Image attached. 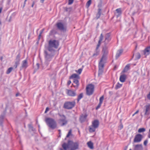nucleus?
<instances>
[{
  "label": "nucleus",
  "mask_w": 150,
  "mask_h": 150,
  "mask_svg": "<svg viewBox=\"0 0 150 150\" xmlns=\"http://www.w3.org/2000/svg\"><path fill=\"white\" fill-rule=\"evenodd\" d=\"M73 82L76 85H74L73 84V85L74 86V87L76 88V90L77 89L79 85V81L77 79H73Z\"/></svg>",
  "instance_id": "nucleus-19"
},
{
  "label": "nucleus",
  "mask_w": 150,
  "mask_h": 150,
  "mask_svg": "<svg viewBox=\"0 0 150 150\" xmlns=\"http://www.w3.org/2000/svg\"><path fill=\"white\" fill-rule=\"evenodd\" d=\"M45 29L44 28L42 30H41L40 31V35L38 36V38L39 39H40V36L41 35L42 33L44 31V30Z\"/></svg>",
  "instance_id": "nucleus-43"
},
{
  "label": "nucleus",
  "mask_w": 150,
  "mask_h": 150,
  "mask_svg": "<svg viewBox=\"0 0 150 150\" xmlns=\"http://www.w3.org/2000/svg\"><path fill=\"white\" fill-rule=\"evenodd\" d=\"M134 150H143L142 146L141 144H138L135 146Z\"/></svg>",
  "instance_id": "nucleus-21"
},
{
  "label": "nucleus",
  "mask_w": 150,
  "mask_h": 150,
  "mask_svg": "<svg viewBox=\"0 0 150 150\" xmlns=\"http://www.w3.org/2000/svg\"><path fill=\"white\" fill-rule=\"evenodd\" d=\"M56 33V31L55 30H52L50 31V35H52L55 34Z\"/></svg>",
  "instance_id": "nucleus-37"
},
{
  "label": "nucleus",
  "mask_w": 150,
  "mask_h": 150,
  "mask_svg": "<svg viewBox=\"0 0 150 150\" xmlns=\"http://www.w3.org/2000/svg\"><path fill=\"white\" fill-rule=\"evenodd\" d=\"M146 131L145 128H140L138 130L139 133H141L144 132Z\"/></svg>",
  "instance_id": "nucleus-35"
},
{
  "label": "nucleus",
  "mask_w": 150,
  "mask_h": 150,
  "mask_svg": "<svg viewBox=\"0 0 150 150\" xmlns=\"http://www.w3.org/2000/svg\"><path fill=\"white\" fill-rule=\"evenodd\" d=\"M70 79H79L80 77L79 75L76 74H73L70 77Z\"/></svg>",
  "instance_id": "nucleus-23"
},
{
  "label": "nucleus",
  "mask_w": 150,
  "mask_h": 150,
  "mask_svg": "<svg viewBox=\"0 0 150 150\" xmlns=\"http://www.w3.org/2000/svg\"><path fill=\"white\" fill-rule=\"evenodd\" d=\"M83 93H81L78 96L77 99V101L78 102H79L80 100L83 98Z\"/></svg>",
  "instance_id": "nucleus-32"
},
{
  "label": "nucleus",
  "mask_w": 150,
  "mask_h": 150,
  "mask_svg": "<svg viewBox=\"0 0 150 150\" xmlns=\"http://www.w3.org/2000/svg\"><path fill=\"white\" fill-rule=\"evenodd\" d=\"M94 86L92 84H89L87 85L86 88V94L88 96L92 95L94 91Z\"/></svg>",
  "instance_id": "nucleus-7"
},
{
  "label": "nucleus",
  "mask_w": 150,
  "mask_h": 150,
  "mask_svg": "<svg viewBox=\"0 0 150 150\" xmlns=\"http://www.w3.org/2000/svg\"><path fill=\"white\" fill-rule=\"evenodd\" d=\"M126 79V75L125 74H123L120 76V80L121 82H123L125 81Z\"/></svg>",
  "instance_id": "nucleus-22"
},
{
  "label": "nucleus",
  "mask_w": 150,
  "mask_h": 150,
  "mask_svg": "<svg viewBox=\"0 0 150 150\" xmlns=\"http://www.w3.org/2000/svg\"><path fill=\"white\" fill-rule=\"evenodd\" d=\"M45 121L48 126L51 129H54L57 127V124L55 120L52 118H47Z\"/></svg>",
  "instance_id": "nucleus-4"
},
{
  "label": "nucleus",
  "mask_w": 150,
  "mask_h": 150,
  "mask_svg": "<svg viewBox=\"0 0 150 150\" xmlns=\"http://www.w3.org/2000/svg\"><path fill=\"white\" fill-rule=\"evenodd\" d=\"M34 4H35V2L34 1H33V3H32V4L31 6L32 7H33Z\"/></svg>",
  "instance_id": "nucleus-57"
},
{
  "label": "nucleus",
  "mask_w": 150,
  "mask_h": 150,
  "mask_svg": "<svg viewBox=\"0 0 150 150\" xmlns=\"http://www.w3.org/2000/svg\"><path fill=\"white\" fill-rule=\"evenodd\" d=\"M96 128L92 125H91L89 127V131L91 133L94 132L96 131Z\"/></svg>",
  "instance_id": "nucleus-25"
},
{
  "label": "nucleus",
  "mask_w": 150,
  "mask_h": 150,
  "mask_svg": "<svg viewBox=\"0 0 150 150\" xmlns=\"http://www.w3.org/2000/svg\"><path fill=\"white\" fill-rule=\"evenodd\" d=\"M135 60L139 59L141 57V55L139 53L137 52L135 54Z\"/></svg>",
  "instance_id": "nucleus-27"
},
{
  "label": "nucleus",
  "mask_w": 150,
  "mask_h": 150,
  "mask_svg": "<svg viewBox=\"0 0 150 150\" xmlns=\"http://www.w3.org/2000/svg\"><path fill=\"white\" fill-rule=\"evenodd\" d=\"M76 103L74 101H68L64 103V108L67 109H71L74 107Z\"/></svg>",
  "instance_id": "nucleus-8"
},
{
  "label": "nucleus",
  "mask_w": 150,
  "mask_h": 150,
  "mask_svg": "<svg viewBox=\"0 0 150 150\" xmlns=\"http://www.w3.org/2000/svg\"><path fill=\"white\" fill-rule=\"evenodd\" d=\"M59 42L55 40H50L49 41L47 49L52 51H55V49L57 48L59 46Z\"/></svg>",
  "instance_id": "nucleus-3"
},
{
  "label": "nucleus",
  "mask_w": 150,
  "mask_h": 150,
  "mask_svg": "<svg viewBox=\"0 0 150 150\" xmlns=\"http://www.w3.org/2000/svg\"><path fill=\"white\" fill-rule=\"evenodd\" d=\"M91 0H89L87 2L86 4V6L87 8H88L90 5L91 4Z\"/></svg>",
  "instance_id": "nucleus-39"
},
{
  "label": "nucleus",
  "mask_w": 150,
  "mask_h": 150,
  "mask_svg": "<svg viewBox=\"0 0 150 150\" xmlns=\"http://www.w3.org/2000/svg\"><path fill=\"white\" fill-rule=\"evenodd\" d=\"M20 57L21 56L20 54H18L16 56V59L15 64L14 66V67L15 68H16L17 66L19 65L20 61Z\"/></svg>",
  "instance_id": "nucleus-12"
},
{
  "label": "nucleus",
  "mask_w": 150,
  "mask_h": 150,
  "mask_svg": "<svg viewBox=\"0 0 150 150\" xmlns=\"http://www.w3.org/2000/svg\"><path fill=\"white\" fill-rule=\"evenodd\" d=\"M19 93H17L16 95V97H17L18 96H19Z\"/></svg>",
  "instance_id": "nucleus-59"
},
{
  "label": "nucleus",
  "mask_w": 150,
  "mask_h": 150,
  "mask_svg": "<svg viewBox=\"0 0 150 150\" xmlns=\"http://www.w3.org/2000/svg\"><path fill=\"white\" fill-rule=\"evenodd\" d=\"M58 115L61 117L59 119V123L61 126L66 125L68 121L66 116L63 115L59 114Z\"/></svg>",
  "instance_id": "nucleus-6"
},
{
  "label": "nucleus",
  "mask_w": 150,
  "mask_h": 150,
  "mask_svg": "<svg viewBox=\"0 0 150 150\" xmlns=\"http://www.w3.org/2000/svg\"><path fill=\"white\" fill-rule=\"evenodd\" d=\"M36 65L37 66V69H38L39 68V63H37L36 64Z\"/></svg>",
  "instance_id": "nucleus-56"
},
{
  "label": "nucleus",
  "mask_w": 150,
  "mask_h": 150,
  "mask_svg": "<svg viewBox=\"0 0 150 150\" xmlns=\"http://www.w3.org/2000/svg\"><path fill=\"white\" fill-rule=\"evenodd\" d=\"M49 108H48V107H47L46 108V110H45V113H46L47 112L49 111Z\"/></svg>",
  "instance_id": "nucleus-51"
},
{
  "label": "nucleus",
  "mask_w": 150,
  "mask_h": 150,
  "mask_svg": "<svg viewBox=\"0 0 150 150\" xmlns=\"http://www.w3.org/2000/svg\"><path fill=\"white\" fill-rule=\"evenodd\" d=\"M104 97L103 96H102L100 98V99H99L100 105L102 104L103 101V100L104 99Z\"/></svg>",
  "instance_id": "nucleus-40"
},
{
  "label": "nucleus",
  "mask_w": 150,
  "mask_h": 150,
  "mask_svg": "<svg viewBox=\"0 0 150 150\" xmlns=\"http://www.w3.org/2000/svg\"><path fill=\"white\" fill-rule=\"evenodd\" d=\"M102 6L101 3H100L98 5V7L99 8H100Z\"/></svg>",
  "instance_id": "nucleus-52"
},
{
  "label": "nucleus",
  "mask_w": 150,
  "mask_h": 150,
  "mask_svg": "<svg viewBox=\"0 0 150 150\" xmlns=\"http://www.w3.org/2000/svg\"><path fill=\"white\" fill-rule=\"evenodd\" d=\"M148 140L147 139H146V140H145L144 142V144L145 146H146L148 143Z\"/></svg>",
  "instance_id": "nucleus-47"
},
{
  "label": "nucleus",
  "mask_w": 150,
  "mask_h": 150,
  "mask_svg": "<svg viewBox=\"0 0 150 150\" xmlns=\"http://www.w3.org/2000/svg\"><path fill=\"white\" fill-rule=\"evenodd\" d=\"M45 0H40V2L42 3H43L44 2V1Z\"/></svg>",
  "instance_id": "nucleus-60"
},
{
  "label": "nucleus",
  "mask_w": 150,
  "mask_h": 150,
  "mask_svg": "<svg viewBox=\"0 0 150 150\" xmlns=\"http://www.w3.org/2000/svg\"><path fill=\"white\" fill-rule=\"evenodd\" d=\"M13 69L12 67H11L9 68L6 71V74H10Z\"/></svg>",
  "instance_id": "nucleus-36"
},
{
  "label": "nucleus",
  "mask_w": 150,
  "mask_h": 150,
  "mask_svg": "<svg viewBox=\"0 0 150 150\" xmlns=\"http://www.w3.org/2000/svg\"><path fill=\"white\" fill-rule=\"evenodd\" d=\"M2 10V8H0V13H1Z\"/></svg>",
  "instance_id": "nucleus-62"
},
{
  "label": "nucleus",
  "mask_w": 150,
  "mask_h": 150,
  "mask_svg": "<svg viewBox=\"0 0 150 150\" xmlns=\"http://www.w3.org/2000/svg\"><path fill=\"white\" fill-rule=\"evenodd\" d=\"M3 59V57H0V59H1V60H2V59Z\"/></svg>",
  "instance_id": "nucleus-61"
},
{
  "label": "nucleus",
  "mask_w": 150,
  "mask_h": 150,
  "mask_svg": "<svg viewBox=\"0 0 150 150\" xmlns=\"http://www.w3.org/2000/svg\"><path fill=\"white\" fill-rule=\"evenodd\" d=\"M87 117V115L86 114H82L80 117L79 120L80 121L81 123L85 121L86 120V118Z\"/></svg>",
  "instance_id": "nucleus-18"
},
{
  "label": "nucleus",
  "mask_w": 150,
  "mask_h": 150,
  "mask_svg": "<svg viewBox=\"0 0 150 150\" xmlns=\"http://www.w3.org/2000/svg\"><path fill=\"white\" fill-rule=\"evenodd\" d=\"M26 4V2H24V4L23 6V8L25 6V5Z\"/></svg>",
  "instance_id": "nucleus-58"
},
{
  "label": "nucleus",
  "mask_w": 150,
  "mask_h": 150,
  "mask_svg": "<svg viewBox=\"0 0 150 150\" xmlns=\"http://www.w3.org/2000/svg\"><path fill=\"white\" fill-rule=\"evenodd\" d=\"M100 16V15L99 14H97L96 16V18L97 19H98V18H99Z\"/></svg>",
  "instance_id": "nucleus-49"
},
{
  "label": "nucleus",
  "mask_w": 150,
  "mask_h": 150,
  "mask_svg": "<svg viewBox=\"0 0 150 150\" xmlns=\"http://www.w3.org/2000/svg\"><path fill=\"white\" fill-rule=\"evenodd\" d=\"M129 67L130 65L129 64L127 65L123 69V72H125L127 71L129 69Z\"/></svg>",
  "instance_id": "nucleus-30"
},
{
  "label": "nucleus",
  "mask_w": 150,
  "mask_h": 150,
  "mask_svg": "<svg viewBox=\"0 0 150 150\" xmlns=\"http://www.w3.org/2000/svg\"><path fill=\"white\" fill-rule=\"evenodd\" d=\"M123 52V49H121L118 50L116 54L115 55V58L116 59H117L122 54Z\"/></svg>",
  "instance_id": "nucleus-20"
},
{
  "label": "nucleus",
  "mask_w": 150,
  "mask_h": 150,
  "mask_svg": "<svg viewBox=\"0 0 150 150\" xmlns=\"http://www.w3.org/2000/svg\"><path fill=\"white\" fill-rule=\"evenodd\" d=\"M55 55V52L50 50L47 49L44 51L45 59V64L48 66L50 62L52 61Z\"/></svg>",
  "instance_id": "nucleus-2"
},
{
  "label": "nucleus",
  "mask_w": 150,
  "mask_h": 150,
  "mask_svg": "<svg viewBox=\"0 0 150 150\" xmlns=\"http://www.w3.org/2000/svg\"><path fill=\"white\" fill-rule=\"evenodd\" d=\"M88 147L91 149H93V143L91 142L90 141L87 143Z\"/></svg>",
  "instance_id": "nucleus-26"
},
{
  "label": "nucleus",
  "mask_w": 150,
  "mask_h": 150,
  "mask_svg": "<svg viewBox=\"0 0 150 150\" xmlns=\"http://www.w3.org/2000/svg\"><path fill=\"white\" fill-rule=\"evenodd\" d=\"M103 55H107L108 53V48L106 46H105L103 48Z\"/></svg>",
  "instance_id": "nucleus-24"
},
{
  "label": "nucleus",
  "mask_w": 150,
  "mask_h": 150,
  "mask_svg": "<svg viewBox=\"0 0 150 150\" xmlns=\"http://www.w3.org/2000/svg\"><path fill=\"white\" fill-rule=\"evenodd\" d=\"M71 81H70V80L68 81L67 82V85H69L71 84Z\"/></svg>",
  "instance_id": "nucleus-54"
},
{
  "label": "nucleus",
  "mask_w": 150,
  "mask_h": 150,
  "mask_svg": "<svg viewBox=\"0 0 150 150\" xmlns=\"http://www.w3.org/2000/svg\"><path fill=\"white\" fill-rule=\"evenodd\" d=\"M110 35V33H107L106 34L105 36V40L104 41V44L105 45H107L110 41L111 38Z\"/></svg>",
  "instance_id": "nucleus-13"
},
{
  "label": "nucleus",
  "mask_w": 150,
  "mask_h": 150,
  "mask_svg": "<svg viewBox=\"0 0 150 150\" xmlns=\"http://www.w3.org/2000/svg\"><path fill=\"white\" fill-rule=\"evenodd\" d=\"M103 36L102 33L100 34L98 44L97 45L95 50L93 53V56L96 57L99 54L100 50L99 48L100 46L101 42L103 39Z\"/></svg>",
  "instance_id": "nucleus-5"
},
{
  "label": "nucleus",
  "mask_w": 150,
  "mask_h": 150,
  "mask_svg": "<svg viewBox=\"0 0 150 150\" xmlns=\"http://www.w3.org/2000/svg\"><path fill=\"white\" fill-rule=\"evenodd\" d=\"M139 112V110H137L135 113H134L133 115V116L135 114Z\"/></svg>",
  "instance_id": "nucleus-55"
},
{
  "label": "nucleus",
  "mask_w": 150,
  "mask_h": 150,
  "mask_svg": "<svg viewBox=\"0 0 150 150\" xmlns=\"http://www.w3.org/2000/svg\"><path fill=\"white\" fill-rule=\"evenodd\" d=\"M60 150H63V149L62 148H60Z\"/></svg>",
  "instance_id": "nucleus-64"
},
{
  "label": "nucleus",
  "mask_w": 150,
  "mask_h": 150,
  "mask_svg": "<svg viewBox=\"0 0 150 150\" xmlns=\"http://www.w3.org/2000/svg\"><path fill=\"white\" fill-rule=\"evenodd\" d=\"M101 9L100 8H99L98 9V12L97 14H99L101 15Z\"/></svg>",
  "instance_id": "nucleus-46"
},
{
  "label": "nucleus",
  "mask_w": 150,
  "mask_h": 150,
  "mask_svg": "<svg viewBox=\"0 0 150 150\" xmlns=\"http://www.w3.org/2000/svg\"><path fill=\"white\" fill-rule=\"evenodd\" d=\"M143 112H144V115L147 116L150 114V104H148L144 106Z\"/></svg>",
  "instance_id": "nucleus-10"
},
{
  "label": "nucleus",
  "mask_w": 150,
  "mask_h": 150,
  "mask_svg": "<svg viewBox=\"0 0 150 150\" xmlns=\"http://www.w3.org/2000/svg\"><path fill=\"white\" fill-rule=\"evenodd\" d=\"M4 115H1L0 116V126L2 125V123L3 121V120L4 118Z\"/></svg>",
  "instance_id": "nucleus-34"
},
{
  "label": "nucleus",
  "mask_w": 150,
  "mask_h": 150,
  "mask_svg": "<svg viewBox=\"0 0 150 150\" xmlns=\"http://www.w3.org/2000/svg\"><path fill=\"white\" fill-rule=\"evenodd\" d=\"M74 2V0H69L68 4L71 5Z\"/></svg>",
  "instance_id": "nucleus-45"
},
{
  "label": "nucleus",
  "mask_w": 150,
  "mask_h": 150,
  "mask_svg": "<svg viewBox=\"0 0 150 150\" xmlns=\"http://www.w3.org/2000/svg\"><path fill=\"white\" fill-rule=\"evenodd\" d=\"M122 84H120L118 82L116 85L115 89H117L119 88L122 86Z\"/></svg>",
  "instance_id": "nucleus-33"
},
{
  "label": "nucleus",
  "mask_w": 150,
  "mask_h": 150,
  "mask_svg": "<svg viewBox=\"0 0 150 150\" xmlns=\"http://www.w3.org/2000/svg\"><path fill=\"white\" fill-rule=\"evenodd\" d=\"M62 146L64 150L69 149L70 150H76L79 149V143L78 142H74L72 141L69 140L67 143H64Z\"/></svg>",
  "instance_id": "nucleus-1"
},
{
  "label": "nucleus",
  "mask_w": 150,
  "mask_h": 150,
  "mask_svg": "<svg viewBox=\"0 0 150 150\" xmlns=\"http://www.w3.org/2000/svg\"><path fill=\"white\" fill-rule=\"evenodd\" d=\"M144 54L145 56H147L150 54V45L147 47L143 50Z\"/></svg>",
  "instance_id": "nucleus-16"
},
{
  "label": "nucleus",
  "mask_w": 150,
  "mask_h": 150,
  "mask_svg": "<svg viewBox=\"0 0 150 150\" xmlns=\"http://www.w3.org/2000/svg\"><path fill=\"white\" fill-rule=\"evenodd\" d=\"M148 137L149 138H150V134H149V135H148Z\"/></svg>",
  "instance_id": "nucleus-63"
},
{
  "label": "nucleus",
  "mask_w": 150,
  "mask_h": 150,
  "mask_svg": "<svg viewBox=\"0 0 150 150\" xmlns=\"http://www.w3.org/2000/svg\"><path fill=\"white\" fill-rule=\"evenodd\" d=\"M102 104H100V103H99L98 105L97 106V107L96 108V109H97L98 108H99V107H100Z\"/></svg>",
  "instance_id": "nucleus-53"
},
{
  "label": "nucleus",
  "mask_w": 150,
  "mask_h": 150,
  "mask_svg": "<svg viewBox=\"0 0 150 150\" xmlns=\"http://www.w3.org/2000/svg\"><path fill=\"white\" fill-rule=\"evenodd\" d=\"M67 94L68 96L72 97L76 96V91H74L71 90H67Z\"/></svg>",
  "instance_id": "nucleus-15"
},
{
  "label": "nucleus",
  "mask_w": 150,
  "mask_h": 150,
  "mask_svg": "<svg viewBox=\"0 0 150 150\" xmlns=\"http://www.w3.org/2000/svg\"><path fill=\"white\" fill-rule=\"evenodd\" d=\"M143 138V136L142 134H137L135 136L133 142L134 143H139L142 141Z\"/></svg>",
  "instance_id": "nucleus-11"
},
{
  "label": "nucleus",
  "mask_w": 150,
  "mask_h": 150,
  "mask_svg": "<svg viewBox=\"0 0 150 150\" xmlns=\"http://www.w3.org/2000/svg\"><path fill=\"white\" fill-rule=\"evenodd\" d=\"M147 98L150 100V92H149V93L147 95Z\"/></svg>",
  "instance_id": "nucleus-50"
},
{
  "label": "nucleus",
  "mask_w": 150,
  "mask_h": 150,
  "mask_svg": "<svg viewBox=\"0 0 150 150\" xmlns=\"http://www.w3.org/2000/svg\"><path fill=\"white\" fill-rule=\"evenodd\" d=\"M99 125V121L97 120H95L92 121L91 125L97 128L98 127Z\"/></svg>",
  "instance_id": "nucleus-17"
},
{
  "label": "nucleus",
  "mask_w": 150,
  "mask_h": 150,
  "mask_svg": "<svg viewBox=\"0 0 150 150\" xmlns=\"http://www.w3.org/2000/svg\"><path fill=\"white\" fill-rule=\"evenodd\" d=\"M71 130H70L69 131V132L67 134V135L66 136L67 137H69L70 135L71 134Z\"/></svg>",
  "instance_id": "nucleus-44"
},
{
  "label": "nucleus",
  "mask_w": 150,
  "mask_h": 150,
  "mask_svg": "<svg viewBox=\"0 0 150 150\" xmlns=\"http://www.w3.org/2000/svg\"><path fill=\"white\" fill-rule=\"evenodd\" d=\"M104 66V62L100 61L99 64V68L103 69Z\"/></svg>",
  "instance_id": "nucleus-31"
},
{
  "label": "nucleus",
  "mask_w": 150,
  "mask_h": 150,
  "mask_svg": "<svg viewBox=\"0 0 150 150\" xmlns=\"http://www.w3.org/2000/svg\"><path fill=\"white\" fill-rule=\"evenodd\" d=\"M56 26L57 29L59 30L62 32H65L67 30L66 27L61 22L57 23Z\"/></svg>",
  "instance_id": "nucleus-9"
},
{
  "label": "nucleus",
  "mask_w": 150,
  "mask_h": 150,
  "mask_svg": "<svg viewBox=\"0 0 150 150\" xmlns=\"http://www.w3.org/2000/svg\"><path fill=\"white\" fill-rule=\"evenodd\" d=\"M106 59V55H103L100 61L105 62Z\"/></svg>",
  "instance_id": "nucleus-29"
},
{
  "label": "nucleus",
  "mask_w": 150,
  "mask_h": 150,
  "mask_svg": "<svg viewBox=\"0 0 150 150\" xmlns=\"http://www.w3.org/2000/svg\"><path fill=\"white\" fill-rule=\"evenodd\" d=\"M83 69L82 68H80L79 69L78 71H76V72L78 73L79 74H80L82 71Z\"/></svg>",
  "instance_id": "nucleus-42"
},
{
  "label": "nucleus",
  "mask_w": 150,
  "mask_h": 150,
  "mask_svg": "<svg viewBox=\"0 0 150 150\" xmlns=\"http://www.w3.org/2000/svg\"><path fill=\"white\" fill-rule=\"evenodd\" d=\"M118 15H117V17H118L122 14L121 9V8H118L116 10Z\"/></svg>",
  "instance_id": "nucleus-28"
},
{
  "label": "nucleus",
  "mask_w": 150,
  "mask_h": 150,
  "mask_svg": "<svg viewBox=\"0 0 150 150\" xmlns=\"http://www.w3.org/2000/svg\"><path fill=\"white\" fill-rule=\"evenodd\" d=\"M103 72V69L99 68L98 75L100 76L102 74Z\"/></svg>",
  "instance_id": "nucleus-38"
},
{
  "label": "nucleus",
  "mask_w": 150,
  "mask_h": 150,
  "mask_svg": "<svg viewBox=\"0 0 150 150\" xmlns=\"http://www.w3.org/2000/svg\"><path fill=\"white\" fill-rule=\"evenodd\" d=\"M28 127L30 130L32 131H34L35 129L33 128V127L31 125H29Z\"/></svg>",
  "instance_id": "nucleus-41"
},
{
  "label": "nucleus",
  "mask_w": 150,
  "mask_h": 150,
  "mask_svg": "<svg viewBox=\"0 0 150 150\" xmlns=\"http://www.w3.org/2000/svg\"><path fill=\"white\" fill-rule=\"evenodd\" d=\"M28 66L27 60L26 59L23 60L22 62L21 66L20 67L21 69H26Z\"/></svg>",
  "instance_id": "nucleus-14"
},
{
  "label": "nucleus",
  "mask_w": 150,
  "mask_h": 150,
  "mask_svg": "<svg viewBox=\"0 0 150 150\" xmlns=\"http://www.w3.org/2000/svg\"><path fill=\"white\" fill-rule=\"evenodd\" d=\"M119 128L120 129H121L123 128V125L122 123L119 126Z\"/></svg>",
  "instance_id": "nucleus-48"
}]
</instances>
